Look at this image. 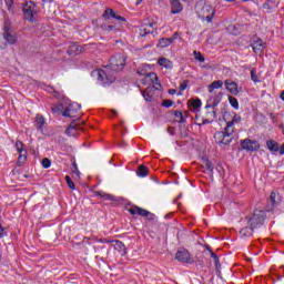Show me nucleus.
Returning <instances> with one entry per match:
<instances>
[{
  "label": "nucleus",
  "mask_w": 284,
  "mask_h": 284,
  "mask_svg": "<svg viewBox=\"0 0 284 284\" xmlns=\"http://www.w3.org/2000/svg\"><path fill=\"white\" fill-rule=\"evenodd\" d=\"M149 169L145 165H140L138 169V176H148Z\"/></svg>",
  "instance_id": "obj_25"
},
{
  "label": "nucleus",
  "mask_w": 284,
  "mask_h": 284,
  "mask_svg": "<svg viewBox=\"0 0 284 284\" xmlns=\"http://www.w3.org/2000/svg\"><path fill=\"white\" fill-rule=\"evenodd\" d=\"M187 105H189V110L191 112H195L196 114L201 112V105H203V102H201V99H191L189 100Z\"/></svg>",
  "instance_id": "obj_11"
},
{
  "label": "nucleus",
  "mask_w": 284,
  "mask_h": 284,
  "mask_svg": "<svg viewBox=\"0 0 284 284\" xmlns=\"http://www.w3.org/2000/svg\"><path fill=\"white\" fill-rule=\"evenodd\" d=\"M265 223V211L255 210L251 217H248V225L251 230H256Z\"/></svg>",
  "instance_id": "obj_7"
},
{
  "label": "nucleus",
  "mask_w": 284,
  "mask_h": 284,
  "mask_svg": "<svg viewBox=\"0 0 284 284\" xmlns=\"http://www.w3.org/2000/svg\"><path fill=\"white\" fill-rule=\"evenodd\" d=\"M224 85L230 94H234L235 97L239 94V84L236 82L232 80H225Z\"/></svg>",
  "instance_id": "obj_14"
},
{
  "label": "nucleus",
  "mask_w": 284,
  "mask_h": 284,
  "mask_svg": "<svg viewBox=\"0 0 284 284\" xmlns=\"http://www.w3.org/2000/svg\"><path fill=\"white\" fill-rule=\"evenodd\" d=\"M7 9L12 10V6L14 4L13 0H4Z\"/></svg>",
  "instance_id": "obj_41"
},
{
  "label": "nucleus",
  "mask_w": 284,
  "mask_h": 284,
  "mask_svg": "<svg viewBox=\"0 0 284 284\" xmlns=\"http://www.w3.org/2000/svg\"><path fill=\"white\" fill-rule=\"evenodd\" d=\"M143 85H148V88H154V90H161V83H159V75L154 72H149L148 75L141 80Z\"/></svg>",
  "instance_id": "obj_9"
},
{
  "label": "nucleus",
  "mask_w": 284,
  "mask_h": 284,
  "mask_svg": "<svg viewBox=\"0 0 284 284\" xmlns=\"http://www.w3.org/2000/svg\"><path fill=\"white\" fill-rule=\"evenodd\" d=\"M229 3H232V1H234V0H226Z\"/></svg>",
  "instance_id": "obj_54"
},
{
  "label": "nucleus",
  "mask_w": 284,
  "mask_h": 284,
  "mask_svg": "<svg viewBox=\"0 0 284 284\" xmlns=\"http://www.w3.org/2000/svg\"><path fill=\"white\" fill-rule=\"evenodd\" d=\"M43 125H45V119L41 114L36 115V128L38 130H42Z\"/></svg>",
  "instance_id": "obj_20"
},
{
  "label": "nucleus",
  "mask_w": 284,
  "mask_h": 284,
  "mask_svg": "<svg viewBox=\"0 0 284 284\" xmlns=\"http://www.w3.org/2000/svg\"><path fill=\"white\" fill-rule=\"evenodd\" d=\"M23 17L26 21L34 23L39 19V8L32 1L27 2L22 8Z\"/></svg>",
  "instance_id": "obj_5"
},
{
  "label": "nucleus",
  "mask_w": 284,
  "mask_h": 284,
  "mask_svg": "<svg viewBox=\"0 0 284 284\" xmlns=\"http://www.w3.org/2000/svg\"><path fill=\"white\" fill-rule=\"evenodd\" d=\"M158 63L161 65V68H165L166 70H172V68L174 67L172 61L168 60V58H160L158 60Z\"/></svg>",
  "instance_id": "obj_18"
},
{
  "label": "nucleus",
  "mask_w": 284,
  "mask_h": 284,
  "mask_svg": "<svg viewBox=\"0 0 284 284\" xmlns=\"http://www.w3.org/2000/svg\"><path fill=\"white\" fill-rule=\"evenodd\" d=\"M152 26H153L152 23H149V28H152Z\"/></svg>",
  "instance_id": "obj_55"
},
{
  "label": "nucleus",
  "mask_w": 284,
  "mask_h": 284,
  "mask_svg": "<svg viewBox=\"0 0 284 284\" xmlns=\"http://www.w3.org/2000/svg\"><path fill=\"white\" fill-rule=\"evenodd\" d=\"M109 17H116V13H114V10L112 9H106L103 13V18L104 19H109Z\"/></svg>",
  "instance_id": "obj_29"
},
{
  "label": "nucleus",
  "mask_w": 284,
  "mask_h": 284,
  "mask_svg": "<svg viewBox=\"0 0 284 284\" xmlns=\"http://www.w3.org/2000/svg\"><path fill=\"white\" fill-rule=\"evenodd\" d=\"M27 156L26 154L20 153L18 158V165L21 166V164L26 163Z\"/></svg>",
  "instance_id": "obj_38"
},
{
  "label": "nucleus",
  "mask_w": 284,
  "mask_h": 284,
  "mask_svg": "<svg viewBox=\"0 0 284 284\" xmlns=\"http://www.w3.org/2000/svg\"><path fill=\"white\" fill-rule=\"evenodd\" d=\"M175 116L176 119H180V123H183V113H181V111H176Z\"/></svg>",
  "instance_id": "obj_43"
},
{
  "label": "nucleus",
  "mask_w": 284,
  "mask_h": 284,
  "mask_svg": "<svg viewBox=\"0 0 284 284\" xmlns=\"http://www.w3.org/2000/svg\"><path fill=\"white\" fill-rule=\"evenodd\" d=\"M3 236H7L6 229L0 224V239H3Z\"/></svg>",
  "instance_id": "obj_44"
},
{
  "label": "nucleus",
  "mask_w": 284,
  "mask_h": 284,
  "mask_svg": "<svg viewBox=\"0 0 284 284\" xmlns=\"http://www.w3.org/2000/svg\"><path fill=\"white\" fill-rule=\"evenodd\" d=\"M105 32H114V30H121V24L104 26Z\"/></svg>",
  "instance_id": "obj_27"
},
{
  "label": "nucleus",
  "mask_w": 284,
  "mask_h": 284,
  "mask_svg": "<svg viewBox=\"0 0 284 284\" xmlns=\"http://www.w3.org/2000/svg\"><path fill=\"white\" fill-rule=\"evenodd\" d=\"M112 245L121 256H125V244L121 241H113Z\"/></svg>",
  "instance_id": "obj_17"
},
{
  "label": "nucleus",
  "mask_w": 284,
  "mask_h": 284,
  "mask_svg": "<svg viewBox=\"0 0 284 284\" xmlns=\"http://www.w3.org/2000/svg\"><path fill=\"white\" fill-rule=\"evenodd\" d=\"M77 130L74 128V125H70L68 129H67V134H69V136H74V133H72V131Z\"/></svg>",
  "instance_id": "obj_42"
},
{
  "label": "nucleus",
  "mask_w": 284,
  "mask_h": 284,
  "mask_svg": "<svg viewBox=\"0 0 284 284\" xmlns=\"http://www.w3.org/2000/svg\"><path fill=\"white\" fill-rule=\"evenodd\" d=\"M148 65H143L142 68L138 69V74H141V77L148 75Z\"/></svg>",
  "instance_id": "obj_33"
},
{
  "label": "nucleus",
  "mask_w": 284,
  "mask_h": 284,
  "mask_svg": "<svg viewBox=\"0 0 284 284\" xmlns=\"http://www.w3.org/2000/svg\"><path fill=\"white\" fill-rule=\"evenodd\" d=\"M175 258L176 261H180V263H194L192 255H190V252L185 250L178 251L175 254Z\"/></svg>",
  "instance_id": "obj_10"
},
{
  "label": "nucleus",
  "mask_w": 284,
  "mask_h": 284,
  "mask_svg": "<svg viewBox=\"0 0 284 284\" xmlns=\"http://www.w3.org/2000/svg\"><path fill=\"white\" fill-rule=\"evenodd\" d=\"M216 119V112L214 110H211L206 113V118L203 121V123H212Z\"/></svg>",
  "instance_id": "obj_23"
},
{
  "label": "nucleus",
  "mask_w": 284,
  "mask_h": 284,
  "mask_svg": "<svg viewBox=\"0 0 284 284\" xmlns=\"http://www.w3.org/2000/svg\"><path fill=\"white\" fill-rule=\"evenodd\" d=\"M50 165H52V162L50 161V159L44 158V159L42 160V166H43L45 170H48V168H50Z\"/></svg>",
  "instance_id": "obj_35"
},
{
  "label": "nucleus",
  "mask_w": 284,
  "mask_h": 284,
  "mask_svg": "<svg viewBox=\"0 0 284 284\" xmlns=\"http://www.w3.org/2000/svg\"><path fill=\"white\" fill-rule=\"evenodd\" d=\"M64 179H65L67 185H69L70 190H77L74 182H72V179L69 175H67Z\"/></svg>",
  "instance_id": "obj_31"
},
{
  "label": "nucleus",
  "mask_w": 284,
  "mask_h": 284,
  "mask_svg": "<svg viewBox=\"0 0 284 284\" xmlns=\"http://www.w3.org/2000/svg\"><path fill=\"white\" fill-rule=\"evenodd\" d=\"M171 2V12L172 14H179L183 11V6L181 4V1L179 0H170Z\"/></svg>",
  "instance_id": "obj_16"
},
{
  "label": "nucleus",
  "mask_w": 284,
  "mask_h": 284,
  "mask_svg": "<svg viewBox=\"0 0 284 284\" xmlns=\"http://www.w3.org/2000/svg\"><path fill=\"white\" fill-rule=\"evenodd\" d=\"M219 88H223V81L216 80L213 83L209 85V92L211 94L210 99L207 100L206 110H210V108H216L219 103H221V93L216 97L212 95L214 94V90H219Z\"/></svg>",
  "instance_id": "obj_4"
},
{
  "label": "nucleus",
  "mask_w": 284,
  "mask_h": 284,
  "mask_svg": "<svg viewBox=\"0 0 284 284\" xmlns=\"http://www.w3.org/2000/svg\"><path fill=\"white\" fill-rule=\"evenodd\" d=\"M144 32V33H143ZM145 34H148V28H144L143 31L141 32L142 37H145Z\"/></svg>",
  "instance_id": "obj_49"
},
{
  "label": "nucleus",
  "mask_w": 284,
  "mask_h": 284,
  "mask_svg": "<svg viewBox=\"0 0 284 284\" xmlns=\"http://www.w3.org/2000/svg\"><path fill=\"white\" fill-rule=\"evenodd\" d=\"M170 39V41H172V43H174V41H176V39H179V32H175L174 34H173V37L172 38H169Z\"/></svg>",
  "instance_id": "obj_47"
},
{
  "label": "nucleus",
  "mask_w": 284,
  "mask_h": 284,
  "mask_svg": "<svg viewBox=\"0 0 284 284\" xmlns=\"http://www.w3.org/2000/svg\"><path fill=\"white\" fill-rule=\"evenodd\" d=\"M193 54L195 57V61H200V63L205 62V57H203V54H201V52L194 51Z\"/></svg>",
  "instance_id": "obj_28"
},
{
  "label": "nucleus",
  "mask_w": 284,
  "mask_h": 284,
  "mask_svg": "<svg viewBox=\"0 0 284 284\" xmlns=\"http://www.w3.org/2000/svg\"><path fill=\"white\" fill-rule=\"evenodd\" d=\"M3 39L6 42L4 45H14L17 43V33L12 31V26L8 21L3 26Z\"/></svg>",
  "instance_id": "obj_8"
},
{
  "label": "nucleus",
  "mask_w": 284,
  "mask_h": 284,
  "mask_svg": "<svg viewBox=\"0 0 284 284\" xmlns=\"http://www.w3.org/2000/svg\"><path fill=\"white\" fill-rule=\"evenodd\" d=\"M59 110H60V112H62L63 116H69L71 119H74V116H77V112H79V110H81V104H79L77 102H71V103L67 102L65 108H63L62 104H60L59 109L52 108L53 112H59Z\"/></svg>",
  "instance_id": "obj_6"
},
{
  "label": "nucleus",
  "mask_w": 284,
  "mask_h": 284,
  "mask_svg": "<svg viewBox=\"0 0 284 284\" xmlns=\"http://www.w3.org/2000/svg\"><path fill=\"white\" fill-rule=\"evenodd\" d=\"M181 92H184V90H187V82H183L180 84Z\"/></svg>",
  "instance_id": "obj_45"
},
{
  "label": "nucleus",
  "mask_w": 284,
  "mask_h": 284,
  "mask_svg": "<svg viewBox=\"0 0 284 284\" xmlns=\"http://www.w3.org/2000/svg\"><path fill=\"white\" fill-rule=\"evenodd\" d=\"M254 52H263L265 44L263 43V40H257L252 44Z\"/></svg>",
  "instance_id": "obj_19"
},
{
  "label": "nucleus",
  "mask_w": 284,
  "mask_h": 284,
  "mask_svg": "<svg viewBox=\"0 0 284 284\" xmlns=\"http://www.w3.org/2000/svg\"><path fill=\"white\" fill-rule=\"evenodd\" d=\"M227 116H230V113H225V114H224L225 121H227Z\"/></svg>",
  "instance_id": "obj_53"
},
{
  "label": "nucleus",
  "mask_w": 284,
  "mask_h": 284,
  "mask_svg": "<svg viewBox=\"0 0 284 284\" xmlns=\"http://www.w3.org/2000/svg\"><path fill=\"white\" fill-rule=\"evenodd\" d=\"M195 12L202 21H206V23H212V19H214V16L216 14V10H214V7L212 4L200 1L195 6Z\"/></svg>",
  "instance_id": "obj_2"
},
{
  "label": "nucleus",
  "mask_w": 284,
  "mask_h": 284,
  "mask_svg": "<svg viewBox=\"0 0 284 284\" xmlns=\"http://www.w3.org/2000/svg\"><path fill=\"white\" fill-rule=\"evenodd\" d=\"M204 165H205L206 170H209V172L214 171V165H212V162H210L209 160H204Z\"/></svg>",
  "instance_id": "obj_36"
},
{
  "label": "nucleus",
  "mask_w": 284,
  "mask_h": 284,
  "mask_svg": "<svg viewBox=\"0 0 284 284\" xmlns=\"http://www.w3.org/2000/svg\"><path fill=\"white\" fill-rule=\"evenodd\" d=\"M169 45H172V40H170V38H162L158 43V48H168Z\"/></svg>",
  "instance_id": "obj_22"
},
{
  "label": "nucleus",
  "mask_w": 284,
  "mask_h": 284,
  "mask_svg": "<svg viewBox=\"0 0 284 284\" xmlns=\"http://www.w3.org/2000/svg\"><path fill=\"white\" fill-rule=\"evenodd\" d=\"M242 1H250V0H242Z\"/></svg>",
  "instance_id": "obj_56"
},
{
  "label": "nucleus",
  "mask_w": 284,
  "mask_h": 284,
  "mask_svg": "<svg viewBox=\"0 0 284 284\" xmlns=\"http://www.w3.org/2000/svg\"><path fill=\"white\" fill-rule=\"evenodd\" d=\"M241 123V115L234 113L232 116V120H229L226 122V128L224 130V132L222 133V141L221 143H223V145H230V143H232V139H230V136H232V134H234V125Z\"/></svg>",
  "instance_id": "obj_3"
},
{
  "label": "nucleus",
  "mask_w": 284,
  "mask_h": 284,
  "mask_svg": "<svg viewBox=\"0 0 284 284\" xmlns=\"http://www.w3.org/2000/svg\"><path fill=\"white\" fill-rule=\"evenodd\" d=\"M113 19H116L118 21H121V23H125V18H123V17H121V16H116L115 14V17H113Z\"/></svg>",
  "instance_id": "obj_46"
},
{
  "label": "nucleus",
  "mask_w": 284,
  "mask_h": 284,
  "mask_svg": "<svg viewBox=\"0 0 284 284\" xmlns=\"http://www.w3.org/2000/svg\"><path fill=\"white\" fill-rule=\"evenodd\" d=\"M98 194L100 196H102V199H104L105 201H114V196L110 195V194H106L104 192H98Z\"/></svg>",
  "instance_id": "obj_32"
},
{
  "label": "nucleus",
  "mask_w": 284,
  "mask_h": 284,
  "mask_svg": "<svg viewBox=\"0 0 284 284\" xmlns=\"http://www.w3.org/2000/svg\"><path fill=\"white\" fill-rule=\"evenodd\" d=\"M125 68V55L118 53L110 59V65L104 69H98L92 72L93 77H97L98 81L104 84L114 83V72H121Z\"/></svg>",
  "instance_id": "obj_1"
},
{
  "label": "nucleus",
  "mask_w": 284,
  "mask_h": 284,
  "mask_svg": "<svg viewBox=\"0 0 284 284\" xmlns=\"http://www.w3.org/2000/svg\"><path fill=\"white\" fill-rule=\"evenodd\" d=\"M16 150L21 154L23 152V142L17 141L16 142Z\"/></svg>",
  "instance_id": "obj_34"
},
{
  "label": "nucleus",
  "mask_w": 284,
  "mask_h": 284,
  "mask_svg": "<svg viewBox=\"0 0 284 284\" xmlns=\"http://www.w3.org/2000/svg\"><path fill=\"white\" fill-rule=\"evenodd\" d=\"M169 94H176V90H170Z\"/></svg>",
  "instance_id": "obj_52"
},
{
  "label": "nucleus",
  "mask_w": 284,
  "mask_h": 284,
  "mask_svg": "<svg viewBox=\"0 0 284 284\" xmlns=\"http://www.w3.org/2000/svg\"><path fill=\"white\" fill-rule=\"evenodd\" d=\"M142 97L145 101H152V99H154V93L150 88H146L145 91H142Z\"/></svg>",
  "instance_id": "obj_21"
},
{
  "label": "nucleus",
  "mask_w": 284,
  "mask_h": 284,
  "mask_svg": "<svg viewBox=\"0 0 284 284\" xmlns=\"http://www.w3.org/2000/svg\"><path fill=\"white\" fill-rule=\"evenodd\" d=\"M229 103L234 108V110H239V100L232 95L229 97Z\"/></svg>",
  "instance_id": "obj_26"
},
{
  "label": "nucleus",
  "mask_w": 284,
  "mask_h": 284,
  "mask_svg": "<svg viewBox=\"0 0 284 284\" xmlns=\"http://www.w3.org/2000/svg\"><path fill=\"white\" fill-rule=\"evenodd\" d=\"M73 174H75V176L78 179H81V171H79V168L77 166V164H73V170H72Z\"/></svg>",
  "instance_id": "obj_39"
},
{
  "label": "nucleus",
  "mask_w": 284,
  "mask_h": 284,
  "mask_svg": "<svg viewBox=\"0 0 284 284\" xmlns=\"http://www.w3.org/2000/svg\"><path fill=\"white\" fill-rule=\"evenodd\" d=\"M252 232H254V229L252 226L244 227L240 231V234L243 239H247V236H252Z\"/></svg>",
  "instance_id": "obj_24"
},
{
  "label": "nucleus",
  "mask_w": 284,
  "mask_h": 284,
  "mask_svg": "<svg viewBox=\"0 0 284 284\" xmlns=\"http://www.w3.org/2000/svg\"><path fill=\"white\" fill-rule=\"evenodd\" d=\"M99 241V243H110V241H108V240H98Z\"/></svg>",
  "instance_id": "obj_51"
},
{
  "label": "nucleus",
  "mask_w": 284,
  "mask_h": 284,
  "mask_svg": "<svg viewBox=\"0 0 284 284\" xmlns=\"http://www.w3.org/2000/svg\"><path fill=\"white\" fill-rule=\"evenodd\" d=\"M280 99H281L282 101H284V90H283L282 93L280 94Z\"/></svg>",
  "instance_id": "obj_50"
},
{
  "label": "nucleus",
  "mask_w": 284,
  "mask_h": 284,
  "mask_svg": "<svg viewBox=\"0 0 284 284\" xmlns=\"http://www.w3.org/2000/svg\"><path fill=\"white\" fill-rule=\"evenodd\" d=\"M270 210H273L274 205H276V193L272 192L270 196Z\"/></svg>",
  "instance_id": "obj_30"
},
{
  "label": "nucleus",
  "mask_w": 284,
  "mask_h": 284,
  "mask_svg": "<svg viewBox=\"0 0 284 284\" xmlns=\"http://www.w3.org/2000/svg\"><path fill=\"white\" fill-rule=\"evenodd\" d=\"M211 256L215 261V265H219V256H216L214 253H212Z\"/></svg>",
  "instance_id": "obj_48"
},
{
  "label": "nucleus",
  "mask_w": 284,
  "mask_h": 284,
  "mask_svg": "<svg viewBox=\"0 0 284 284\" xmlns=\"http://www.w3.org/2000/svg\"><path fill=\"white\" fill-rule=\"evenodd\" d=\"M162 105H163L164 108H172V105H174V102H172L171 100H164V101L162 102Z\"/></svg>",
  "instance_id": "obj_40"
},
{
  "label": "nucleus",
  "mask_w": 284,
  "mask_h": 284,
  "mask_svg": "<svg viewBox=\"0 0 284 284\" xmlns=\"http://www.w3.org/2000/svg\"><path fill=\"white\" fill-rule=\"evenodd\" d=\"M251 79H252V81H254L255 83H257V81H258V75H256V69H252V70H251Z\"/></svg>",
  "instance_id": "obj_37"
},
{
  "label": "nucleus",
  "mask_w": 284,
  "mask_h": 284,
  "mask_svg": "<svg viewBox=\"0 0 284 284\" xmlns=\"http://www.w3.org/2000/svg\"><path fill=\"white\" fill-rule=\"evenodd\" d=\"M266 145H267V149L271 151V152H278L281 154V156H283L284 154V143L282 144L281 148H278V143L274 140H268L266 142Z\"/></svg>",
  "instance_id": "obj_13"
},
{
  "label": "nucleus",
  "mask_w": 284,
  "mask_h": 284,
  "mask_svg": "<svg viewBox=\"0 0 284 284\" xmlns=\"http://www.w3.org/2000/svg\"><path fill=\"white\" fill-rule=\"evenodd\" d=\"M130 214H132L133 216H150V212L145 209H141L139 206H133L129 210Z\"/></svg>",
  "instance_id": "obj_15"
},
{
  "label": "nucleus",
  "mask_w": 284,
  "mask_h": 284,
  "mask_svg": "<svg viewBox=\"0 0 284 284\" xmlns=\"http://www.w3.org/2000/svg\"><path fill=\"white\" fill-rule=\"evenodd\" d=\"M241 145L243 148V150H247L248 152H254L256 150H258V143L256 141H252V140H243L241 142Z\"/></svg>",
  "instance_id": "obj_12"
}]
</instances>
